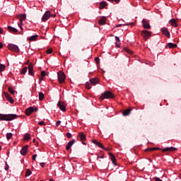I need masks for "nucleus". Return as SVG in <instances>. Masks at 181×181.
<instances>
[{
  "label": "nucleus",
  "mask_w": 181,
  "mask_h": 181,
  "mask_svg": "<svg viewBox=\"0 0 181 181\" xmlns=\"http://www.w3.org/2000/svg\"><path fill=\"white\" fill-rule=\"evenodd\" d=\"M148 151H162V152H175V151H177V148L175 147H167L164 149H161L158 147H153L145 150L146 152H148Z\"/></svg>",
  "instance_id": "obj_1"
},
{
  "label": "nucleus",
  "mask_w": 181,
  "mask_h": 181,
  "mask_svg": "<svg viewBox=\"0 0 181 181\" xmlns=\"http://www.w3.org/2000/svg\"><path fill=\"white\" fill-rule=\"evenodd\" d=\"M18 118L17 115L13 114H8V115H4L0 114V119L1 121H12L13 119H16Z\"/></svg>",
  "instance_id": "obj_2"
},
{
  "label": "nucleus",
  "mask_w": 181,
  "mask_h": 181,
  "mask_svg": "<svg viewBox=\"0 0 181 181\" xmlns=\"http://www.w3.org/2000/svg\"><path fill=\"white\" fill-rule=\"evenodd\" d=\"M105 98H114V94H112L110 91H105L102 93L100 97V100L103 101V100H105Z\"/></svg>",
  "instance_id": "obj_3"
},
{
  "label": "nucleus",
  "mask_w": 181,
  "mask_h": 181,
  "mask_svg": "<svg viewBox=\"0 0 181 181\" xmlns=\"http://www.w3.org/2000/svg\"><path fill=\"white\" fill-rule=\"evenodd\" d=\"M57 76H58V81L59 82L62 84V83H64L65 80H66V75L64 74V73L62 71H59L57 73Z\"/></svg>",
  "instance_id": "obj_4"
},
{
  "label": "nucleus",
  "mask_w": 181,
  "mask_h": 181,
  "mask_svg": "<svg viewBox=\"0 0 181 181\" xmlns=\"http://www.w3.org/2000/svg\"><path fill=\"white\" fill-rule=\"evenodd\" d=\"M8 49H9V50H11V52H16V53H19L20 52L18 45L13 44H9L8 45Z\"/></svg>",
  "instance_id": "obj_5"
},
{
  "label": "nucleus",
  "mask_w": 181,
  "mask_h": 181,
  "mask_svg": "<svg viewBox=\"0 0 181 181\" xmlns=\"http://www.w3.org/2000/svg\"><path fill=\"white\" fill-rule=\"evenodd\" d=\"M151 35H152V33L149 32L148 30H144L141 32V36H142V37H144V39L145 40H148V39H149V37H151Z\"/></svg>",
  "instance_id": "obj_6"
},
{
  "label": "nucleus",
  "mask_w": 181,
  "mask_h": 181,
  "mask_svg": "<svg viewBox=\"0 0 181 181\" xmlns=\"http://www.w3.org/2000/svg\"><path fill=\"white\" fill-rule=\"evenodd\" d=\"M51 16V13L50 11H47L44 15L42 17V22H46L47 21H49V18Z\"/></svg>",
  "instance_id": "obj_7"
},
{
  "label": "nucleus",
  "mask_w": 181,
  "mask_h": 181,
  "mask_svg": "<svg viewBox=\"0 0 181 181\" xmlns=\"http://www.w3.org/2000/svg\"><path fill=\"white\" fill-rule=\"evenodd\" d=\"M57 106L61 110V111L66 112V103H64V102L59 101L57 103Z\"/></svg>",
  "instance_id": "obj_8"
},
{
  "label": "nucleus",
  "mask_w": 181,
  "mask_h": 181,
  "mask_svg": "<svg viewBox=\"0 0 181 181\" xmlns=\"http://www.w3.org/2000/svg\"><path fill=\"white\" fill-rule=\"evenodd\" d=\"M35 111H37V107H30L25 110L26 115L29 116L33 112H35Z\"/></svg>",
  "instance_id": "obj_9"
},
{
  "label": "nucleus",
  "mask_w": 181,
  "mask_h": 181,
  "mask_svg": "<svg viewBox=\"0 0 181 181\" xmlns=\"http://www.w3.org/2000/svg\"><path fill=\"white\" fill-rule=\"evenodd\" d=\"M16 18H17V19H19L20 23H23V21L26 19V14H18L16 16Z\"/></svg>",
  "instance_id": "obj_10"
},
{
  "label": "nucleus",
  "mask_w": 181,
  "mask_h": 181,
  "mask_svg": "<svg viewBox=\"0 0 181 181\" xmlns=\"http://www.w3.org/2000/svg\"><path fill=\"white\" fill-rule=\"evenodd\" d=\"M161 32L163 33V35H165V36H166V37H170V33H169V30H168V28H161Z\"/></svg>",
  "instance_id": "obj_11"
},
{
  "label": "nucleus",
  "mask_w": 181,
  "mask_h": 181,
  "mask_svg": "<svg viewBox=\"0 0 181 181\" xmlns=\"http://www.w3.org/2000/svg\"><path fill=\"white\" fill-rule=\"evenodd\" d=\"M28 148H29V145H25L21 148V153L23 156H25L28 153Z\"/></svg>",
  "instance_id": "obj_12"
},
{
  "label": "nucleus",
  "mask_w": 181,
  "mask_h": 181,
  "mask_svg": "<svg viewBox=\"0 0 181 181\" xmlns=\"http://www.w3.org/2000/svg\"><path fill=\"white\" fill-rule=\"evenodd\" d=\"M28 73L30 76H35V73H33V64L32 63L28 65Z\"/></svg>",
  "instance_id": "obj_13"
},
{
  "label": "nucleus",
  "mask_w": 181,
  "mask_h": 181,
  "mask_svg": "<svg viewBox=\"0 0 181 181\" xmlns=\"http://www.w3.org/2000/svg\"><path fill=\"white\" fill-rule=\"evenodd\" d=\"M4 95H5L7 101H9L11 103V104H13V99L12 98L11 95H9L6 92H4Z\"/></svg>",
  "instance_id": "obj_14"
},
{
  "label": "nucleus",
  "mask_w": 181,
  "mask_h": 181,
  "mask_svg": "<svg viewBox=\"0 0 181 181\" xmlns=\"http://www.w3.org/2000/svg\"><path fill=\"white\" fill-rule=\"evenodd\" d=\"M76 143V140L75 139H72L66 145V150L69 151V149H70V148H71V146H73V145H74V144Z\"/></svg>",
  "instance_id": "obj_15"
},
{
  "label": "nucleus",
  "mask_w": 181,
  "mask_h": 181,
  "mask_svg": "<svg viewBox=\"0 0 181 181\" xmlns=\"http://www.w3.org/2000/svg\"><path fill=\"white\" fill-rule=\"evenodd\" d=\"M142 23L144 29H151V25L145 19L142 20Z\"/></svg>",
  "instance_id": "obj_16"
},
{
  "label": "nucleus",
  "mask_w": 181,
  "mask_h": 181,
  "mask_svg": "<svg viewBox=\"0 0 181 181\" xmlns=\"http://www.w3.org/2000/svg\"><path fill=\"white\" fill-rule=\"evenodd\" d=\"M78 138H79L81 142H84V141H86V134H83V132L78 133Z\"/></svg>",
  "instance_id": "obj_17"
},
{
  "label": "nucleus",
  "mask_w": 181,
  "mask_h": 181,
  "mask_svg": "<svg viewBox=\"0 0 181 181\" xmlns=\"http://www.w3.org/2000/svg\"><path fill=\"white\" fill-rule=\"evenodd\" d=\"M92 142L96 145L97 146H98L99 148H102V149H105V147H104V146H103V144L100 143L99 141H98L97 140H93Z\"/></svg>",
  "instance_id": "obj_18"
},
{
  "label": "nucleus",
  "mask_w": 181,
  "mask_h": 181,
  "mask_svg": "<svg viewBox=\"0 0 181 181\" xmlns=\"http://www.w3.org/2000/svg\"><path fill=\"white\" fill-rule=\"evenodd\" d=\"M98 78H93L90 79V83L92 84V86H95L96 84H98Z\"/></svg>",
  "instance_id": "obj_19"
},
{
  "label": "nucleus",
  "mask_w": 181,
  "mask_h": 181,
  "mask_svg": "<svg viewBox=\"0 0 181 181\" xmlns=\"http://www.w3.org/2000/svg\"><path fill=\"white\" fill-rule=\"evenodd\" d=\"M108 155L110 156L111 160L113 163V165H117V159L115 158V156H114V154L112 153H108Z\"/></svg>",
  "instance_id": "obj_20"
},
{
  "label": "nucleus",
  "mask_w": 181,
  "mask_h": 181,
  "mask_svg": "<svg viewBox=\"0 0 181 181\" xmlns=\"http://www.w3.org/2000/svg\"><path fill=\"white\" fill-rule=\"evenodd\" d=\"M108 5L106 1H100L99 4V9H104V7L107 6Z\"/></svg>",
  "instance_id": "obj_21"
},
{
  "label": "nucleus",
  "mask_w": 181,
  "mask_h": 181,
  "mask_svg": "<svg viewBox=\"0 0 181 181\" xmlns=\"http://www.w3.org/2000/svg\"><path fill=\"white\" fill-rule=\"evenodd\" d=\"M8 30L11 32V33H16L18 32V29L12 27V26H8L7 27Z\"/></svg>",
  "instance_id": "obj_22"
},
{
  "label": "nucleus",
  "mask_w": 181,
  "mask_h": 181,
  "mask_svg": "<svg viewBox=\"0 0 181 181\" xmlns=\"http://www.w3.org/2000/svg\"><path fill=\"white\" fill-rule=\"evenodd\" d=\"M105 22H107V18L105 17H102L100 20H99V25H104L105 23Z\"/></svg>",
  "instance_id": "obj_23"
},
{
  "label": "nucleus",
  "mask_w": 181,
  "mask_h": 181,
  "mask_svg": "<svg viewBox=\"0 0 181 181\" xmlns=\"http://www.w3.org/2000/svg\"><path fill=\"white\" fill-rule=\"evenodd\" d=\"M170 23L171 26H174V28H177V23L174 18L170 21Z\"/></svg>",
  "instance_id": "obj_24"
},
{
  "label": "nucleus",
  "mask_w": 181,
  "mask_h": 181,
  "mask_svg": "<svg viewBox=\"0 0 181 181\" xmlns=\"http://www.w3.org/2000/svg\"><path fill=\"white\" fill-rule=\"evenodd\" d=\"M132 109H127L126 110L123 111L122 114L124 117H127L129 114H131Z\"/></svg>",
  "instance_id": "obj_25"
},
{
  "label": "nucleus",
  "mask_w": 181,
  "mask_h": 181,
  "mask_svg": "<svg viewBox=\"0 0 181 181\" xmlns=\"http://www.w3.org/2000/svg\"><path fill=\"white\" fill-rule=\"evenodd\" d=\"M115 39H116V43H115V45H116V46H117V47H121V41H120V40H119V37H115Z\"/></svg>",
  "instance_id": "obj_26"
},
{
  "label": "nucleus",
  "mask_w": 181,
  "mask_h": 181,
  "mask_svg": "<svg viewBox=\"0 0 181 181\" xmlns=\"http://www.w3.org/2000/svg\"><path fill=\"white\" fill-rule=\"evenodd\" d=\"M37 37H38L37 35H33L28 38V40H30V42H35V40H36V39H37Z\"/></svg>",
  "instance_id": "obj_27"
},
{
  "label": "nucleus",
  "mask_w": 181,
  "mask_h": 181,
  "mask_svg": "<svg viewBox=\"0 0 181 181\" xmlns=\"http://www.w3.org/2000/svg\"><path fill=\"white\" fill-rule=\"evenodd\" d=\"M38 97H39V100L40 101H43L44 98H45V94L42 92H40L38 93Z\"/></svg>",
  "instance_id": "obj_28"
},
{
  "label": "nucleus",
  "mask_w": 181,
  "mask_h": 181,
  "mask_svg": "<svg viewBox=\"0 0 181 181\" xmlns=\"http://www.w3.org/2000/svg\"><path fill=\"white\" fill-rule=\"evenodd\" d=\"M168 47H169L170 49H175V47H177V45L173 44V43H172V42H169V43L168 44Z\"/></svg>",
  "instance_id": "obj_29"
},
{
  "label": "nucleus",
  "mask_w": 181,
  "mask_h": 181,
  "mask_svg": "<svg viewBox=\"0 0 181 181\" xmlns=\"http://www.w3.org/2000/svg\"><path fill=\"white\" fill-rule=\"evenodd\" d=\"M30 139V134H25L24 135V141H29Z\"/></svg>",
  "instance_id": "obj_30"
},
{
  "label": "nucleus",
  "mask_w": 181,
  "mask_h": 181,
  "mask_svg": "<svg viewBox=\"0 0 181 181\" xmlns=\"http://www.w3.org/2000/svg\"><path fill=\"white\" fill-rule=\"evenodd\" d=\"M6 69V66H5L4 64H0V73H2Z\"/></svg>",
  "instance_id": "obj_31"
},
{
  "label": "nucleus",
  "mask_w": 181,
  "mask_h": 181,
  "mask_svg": "<svg viewBox=\"0 0 181 181\" xmlns=\"http://www.w3.org/2000/svg\"><path fill=\"white\" fill-rule=\"evenodd\" d=\"M91 83L90 82H87L86 83V88H87L88 90H90V88H91Z\"/></svg>",
  "instance_id": "obj_32"
},
{
  "label": "nucleus",
  "mask_w": 181,
  "mask_h": 181,
  "mask_svg": "<svg viewBox=\"0 0 181 181\" xmlns=\"http://www.w3.org/2000/svg\"><path fill=\"white\" fill-rule=\"evenodd\" d=\"M32 175V171H30V170L28 169L25 172V176H30Z\"/></svg>",
  "instance_id": "obj_33"
},
{
  "label": "nucleus",
  "mask_w": 181,
  "mask_h": 181,
  "mask_svg": "<svg viewBox=\"0 0 181 181\" xmlns=\"http://www.w3.org/2000/svg\"><path fill=\"white\" fill-rule=\"evenodd\" d=\"M12 138V133H7L6 134V139H8V141H9V139H11Z\"/></svg>",
  "instance_id": "obj_34"
},
{
  "label": "nucleus",
  "mask_w": 181,
  "mask_h": 181,
  "mask_svg": "<svg viewBox=\"0 0 181 181\" xmlns=\"http://www.w3.org/2000/svg\"><path fill=\"white\" fill-rule=\"evenodd\" d=\"M26 71H28V67H24L22 69L21 74H25Z\"/></svg>",
  "instance_id": "obj_35"
},
{
  "label": "nucleus",
  "mask_w": 181,
  "mask_h": 181,
  "mask_svg": "<svg viewBox=\"0 0 181 181\" xmlns=\"http://www.w3.org/2000/svg\"><path fill=\"white\" fill-rule=\"evenodd\" d=\"M52 52H53V49H52V48L48 49L47 50V52H46V53H47V54H52Z\"/></svg>",
  "instance_id": "obj_36"
},
{
  "label": "nucleus",
  "mask_w": 181,
  "mask_h": 181,
  "mask_svg": "<svg viewBox=\"0 0 181 181\" xmlns=\"http://www.w3.org/2000/svg\"><path fill=\"white\" fill-rule=\"evenodd\" d=\"M8 91L11 94L13 95L15 94V91L13 90V89H12V88L8 87Z\"/></svg>",
  "instance_id": "obj_37"
},
{
  "label": "nucleus",
  "mask_w": 181,
  "mask_h": 181,
  "mask_svg": "<svg viewBox=\"0 0 181 181\" xmlns=\"http://www.w3.org/2000/svg\"><path fill=\"white\" fill-rule=\"evenodd\" d=\"M109 2H115V4H119L121 0H107Z\"/></svg>",
  "instance_id": "obj_38"
},
{
  "label": "nucleus",
  "mask_w": 181,
  "mask_h": 181,
  "mask_svg": "<svg viewBox=\"0 0 181 181\" xmlns=\"http://www.w3.org/2000/svg\"><path fill=\"white\" fill-rule=\"evenodd\" d=\"M125 52H127V53H130L132 54V51H131V49H128V48H124Z\"/></svg>",
  "instance_id": "obj_39"
},
{
  "label": "nucleus",
  "mask_w": 181,
  "mask_h": 181,
  "mask_svg": "<svg viewBox=\"0 0 181 181\" xmlns=\"http://www.w3.org/2000/svg\"><path fill=\"white\" fill-rule=\"evenodd\" d=\"M45 76H46V71H41V77H45Z\"/></svg>",
  "instance_id": "obj_40"
},
{
  "label": "nucleus",
  "mask_w": 181,
  "mask_h": 181,
  "mask_svg": "<svg viewBox=\"0 0 181 181\" xmlns=\"http://www.w3.org/2000/svg\"><path fill=\"white\" fill-rule=\"evenodd\" d=\"M5 170H8L9 169V165H8V163H5Z\"/></svg>",
  "instance_id": "obj_41"
},
{
  "label": "nucleus",
  "mask_w": 181,
  "mask_h": 181,
  "mask_svg": "<svg viewBox=\"0 0 181 181\" xmlns=\"http://www.w3.org/2000/svg\"><path fill=\"white\" fill-rule=\"evenodd\" d=\"M95 62H96L97 64H98V63H100V58L95 57Z\"/></svg>",
  "instance_id": "obj_42"
},
{
  "label": "nucleus",
  "mask_w": 181,
  "mask_h": 181,
  "mask_svg": "<svg viewBox=\"0 0 181 181\" xmlns=\"http://www.w3.org/2000/svg\"><path fill=\"white\" fill-rule=\"evenodd\" d=\"M23 23H18V26H19L20 29H21V30H23V28L22 27Z\"/></svg>",
  "instance_id": "obj_43"
},
{
  "label": "nucleus",
  "mask_w": 181,
  "mask_h": 181,
  "mask_svg": "<svg viewBox=\"0 0 181 181\" xmlns=\"http://www.w3.org/2000/svg\"><path fill=\"white\" fill-rule=\"evenodd\" d=\"M60 124H62V121L58 120V121L57 122L56 127H59V125H60Z\"/></svg>",
  "instance_id": "obj_44"
},
{
  "label": "nucleus",
  "mask_w": 181,
  "mask_h": 181,
  "mask_svg": "<svg viewBox=\"0 0 181 181\" xmlns=\"http://www.w3.org/2000/svg\"><path fill=\"white\" fill-rule=\"evenodd\" d=\"M100 158V159H104L105 156H104V154H103L100 157V156H98L97 157V160H98V159Z\"/></svg>",
  "instance_id": "obj_45"
},
{
  "label": "nucleus",
  "mask_w": 181,
  "mask_h": 181,
  "mask_svg": "<svg viewBox=\"0 0 181 181\" xmlns=\"http://www.w3.org/2000/svg\"><path fill=\"white\" fill-rule=\"evenodd\" d=\"M36 158H37V154H35L33 156V160H36Z\"/></svg>",
  "instance_id": "obj_46"
},
{
  "label": "nucleus",
  "mask_w": 181,
  "mask_h": 181,
  "mask_svg": "<svg viewBox=\"0 0 181 181\" xmlns=\"http://www.w3.org/2000/svg\"><path fill=\"white\" fill-rule=\"evenodd\" d=\"M38 124H39V125H46V124L43 121L40 122Z\"/></svg>",
  "instance_id": "obj_47"
},
{
  "label": "nucleus",
  "mask_w": 181,
  "mask_h": 181,
  "mask_svg": "<svg viewBox=\"0 0 181 181\" xmlns=\"http://www.w3.org/2000/svg\"><path fill=\"white\" fill-rule=\"evenodd\" d=\"M154 180H156V181H162V180H160L159 177H154Z\"/></svg>",
  "instance_id": "obj_48"
},
{
  "label": "nucleus",
  "mask_w": 181,
  "mask_h": 181,
  "mask_svg": "<svg viewBox=\"0 0 181 181\" xmlns=\"http://www.w3.org/2000/svg\"><path fill=\"white\" fill-rule=\"evenodd\" d=\"M66 136H67V138H71V134L70 133H66Z\"/></svg>",
  "instance_id": "obj_49"
},
{
  "label": "nucleus",
  "mask_w": 181,
  "mask_h": 181,
  "mask_svg": "<svg viewBox=\"0 0 181 181\" xmlns=\"http://www.w3.org/2000/svg\"><path fill=\"white\" fill-rule=\"evenodd\" d=\"M0 34H4V30L1 28H0Z\"/></svg>",
  "instance_id": "obj_50"
},
{
  "label": "nucleus",
  "mask_w": 181,
  "mask_h": 181,
  "mask_svg": "<svg viewBox=\"0 0 181 181\" xmlns=\"http://www.w3.org/2000/svg\"><path fill=\"white\" fill-rule=\"evenodd\" d=\"M41 81H43V77H40V79H39V83L40 84V82Z\"/></svg>",
  "instance_id": "obj_51"
},
{
  "label": "nucleus",
  "mask_w": 181,
  "mask_h": 181,
  "mask_svg": "<svg viewBox=\"0 0 181 181\" xmlns=\"http://www.w3.org/2000/svg\"><path fill=\"white\" fill-rule=\"evenodd\" d=\"M40 166L41 168H45V163H41Z\"/></svg>",
  "instance_id": "obj_52"
},
{
  "label": "nucleus",
  "mask_w": 181,
  "mask_h": 181,
  "mask_svg": "<svg viewBox=\"0 0 181 181\" xmlns=\"http://www.w3.org/2000/svg\"><path fill=\"white\" fill-rule=\"evenodd\" d=\"M52 18H56V14H51L50 16Z\"/></svg>",
  "instance_id": "obj_53"
},
{
  "label": "nucleus",
  "mask_w": 181,
  "mask_h": 181,
  "mask_svg": "<svg viewBox=\"0 0 181 181\" xmlns=\"http://www.w3.org/2000/svg\"><path fill=\"white\" fill-rule=\"evenodd\" d=\"M121 26H122V24H118L116 28H121Z\"/></svg>",
  "instance_id": "obj_54"
},
{
  "label": "nucleus",
  "mask_w": 181,
  "mask_h": 181,
  "mask_svg": "<svg viewBox=\"0 0 181 181\" xmlns=\"http://www.w3.org/2000/svg\"><path fill=\"white\" fill-rule=\"evenodd\" d=\"M4 47V45H2V42H0V49H2Z\"/></svg>",
  "instance_id": "obj_55"
},
{
  "label": "nucleus",
  "mask_w": 181,
  "mask_h": 181,
  "mask_svg": "<svg viewBox=\"0 0 181 181\" xmlns=\"http://www.w3.org/2000/svg\"><path fill=\"white\" fill-rule=\"evenodd\" d=\"M106 149V150H105ZM105 149H104V151H110V148H105Z\"/></svg>",
  "instance_id": "obj_56"
},
{
  "label": "nucleus",
  "mask_w": 181,
  "mask_h": 181,
  "mask_svg": "<svg viewBox=\"0 0 181 181\" xmlns=\"http://www.w3.org/2000/svg\"><path fill=\"white\" fill-rule=\"evenodd\" d=\"M83 145H86V142L82 141Z\"/></svg>",
  "instance_id": "obj_57"
},
{
  "label": "nucleus",
  "mask_w": 181,
  "mask_h": 181,
  "mask_svg": "<svg viewBox=\"0 0 181 181\" xmlns=\"http://www.w3.org/2000/svg\"><path fill=\"white\" fill-rule=\"evenodd\" d=\"M49 181H54L53 179H50Z\"/></svg>",
  "instance_id": "obj_58"
},
{
  "label": "nucleus",
  "mask_w": 181,
  "mask_h": 181,
  "mask_svg": "<svg viewBox=\"0 0 181 181\" xmlns=\"http://www.w3.org/2000/svg\"><path fill=\"white\" fill-rule=\"evenodd\" d=\"M35 141H36V139H33V142H35Z\"/></svg>",
  "instance_id": "obj_59"
},
{
  "label": "nucleus",
  "mask_w": 181,
  "mask_h": 181,
  "mask_svg": "<svg viewBox=\"0 0 181 181\" xmlns=\"http://www.w3.org/2000/svg\"><path fill=\"white\" fill-rule=\"evenodd\" d=\"M131 25H134V23H132Z\"/></svg>",
  "instance_id": "obj_60"
},
{
  "label": "nucleus",
  "mask_w": 181,
  "mask_h": 181,
  "mask_svg": "<svg viewBox=\"0 0 181 181\" xmlns=\"http://www.w3.org/2000/svg\"><path fill=\"white\" fill-rule=\"evenodd\" d=\"M28 62H27L25 63V64H28Z\"/></svg>",
  "instance_id": "obj_61"
},
{
  "label": "nucleus",
  "mask_w": 181,
  "mask_h": 181,
  "mask_svg": "<svg viewBox=\"0 0 181 181\" xmlns=\"http://www.w3.org/2000/svg\"><path fill=\"white\" fill-rule=\"evenodd\" d=\"M1 146H0V151H1Z\"/></svg>",
  "instance_id": "obj_62"
}]
</instances>
